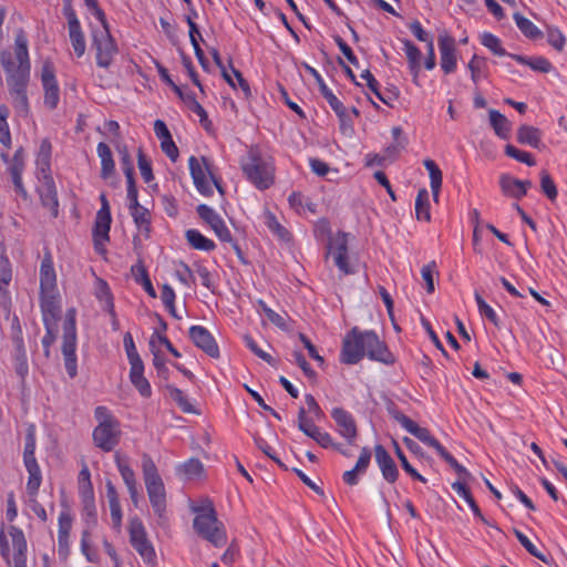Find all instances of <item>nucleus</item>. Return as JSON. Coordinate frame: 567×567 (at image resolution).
I'll list each match as a JSON object with an SVG mask.
<instances>
[{"label": "nucleus", "mask_w": 567, "mask_h": 567, "mask_svg": "<svg viewBox=\"0 0 567 567\" xmlns=\"http://www.w3.org/2000/svg\"><path fill=\"white\" fill-rule=\"evenodd\" d=\"M0 63L6 73L12 105L19 115L27 116L29 113L27 89L30 81L31 64L28 39L22 29H19L16 34L13 52L9 50L0 52Z\"/></svg>", "instance_id": "obj_1"}, {"label": "nucleus", "mask_w": 567, "mask_h": 567, "mask_svg": "<svg viewBox=\"0 0 567 567\" xmlns=\"http://www.w3.org/2000/svg\"><path fill=\"white\" fill-rule=\"evenodd\" d=\"M364 355L386 365L395 362L392 352L374 331H361L353 327L343 339L340 361L344 364H357Z\"/></svg>", "instance_id": "obj_2"}, {"label": "nucleus", "mask_w": 567, "mask_h": 567, "mask_svg": "<svg viewBox=\"0 0 567 567\" xmlns=\"http://www.w3.org/2000/svg\"><path fill=\"white\" fill-rule=\"evenodd\" d=\"M142 472L150 503L157 515V522L159 525H165L167 523L165 486L148 454L142 456Z\"/></svg>", "instance_id": "obj_3"}, {"label": "nucleus", "mask_w": 567, "mask_h": 567, "mask_svg": "<svg viewBox=\"0 0 567 567\" xmlns=\"http://www.w3.org/2000/svg\"><path fill=\"white\" fill-rule=\"evenodd\" d=\"M240 167L246 178L258 189H267L274 184V166L257 146H250L240 159Z\"/></svg>", "instance_id": "obj_4"}, {"label": "nucleus", "mask_w": 567, "mask_h": 567, "mask_svg": "<svg viewBox=\"0 0 567 567\" xmlns=\"http://www.w3.org/2000/svg\"><path fill=\"white\" fill-rule=\"evenodd\" d=\"M194 512L197 513L193 522L196 533L215 547L225 546L226 532L223 523L217 518L213 503L207 501L206 506L194 508Z\"/></svg>", "instance_id": "obj_5"}, {"label": "nucleus", "mask_w": 567, "mask_h": 567, "mask_svg": "<svg viewBox=\"0 0 567 567\" xmlns=\"http://www.w3.org/2000/svg\"><path fill=\"white\" fill-rule=\"evenodd\" d=\"M75 310L69 309L63 322L62 354L64 367L71 379L78 374Z\"/></svg>", "instance_id": "obj_6"}, {"label": "nucleus", "mask_w": 567, "mask_h": 567, "mask_svg": "<svg viewBox=\"0 0 567 567\" xmlns=\"http://www.w3.org/2000/svg\"><path fill=\"white\" fill-rule=\"evenodd\" d=\"M190 175L194 182L196 189L204 196L213 195V188L209 184L207 175L212 179L213 184L217 188V190L223 195L224 188L220 185L219 179L213 174L210 171L208 159L205 156L197 158L195 156H190L188 159Z\"/></svg>", "instance_id": "obj_7"}, {"label": "nucleus", "mask_w": 567, "mask_h": 567, "mask_svg": "<svg viewBox=\"0 0 567 567\" xmlns=\"http://www.w3.org/2000/svg\"><path fill=\"white\" fill-rule=\"evenodd\" d=\"M92 45L96 51L97 66L107 69L118 52L116 42L111 35L110 30L105 28L94 29L92 31Z\"/></svg>", "instance_id": "obj_8"}, {"label": "nucleus", "mask_w": 567, "mask_h": 567, "mask_svg": "<svg viewBox=\"0 0 567 567\" xmlns=\"http://www.w3.org/2000/svg\"><path fill=\"white\" fill-rule=\"evenodd\" d=\"M130 543L140 554L145 564L151 567L156 565V554L152 543L148 540L143 523L134 518L130 524Z\"/></svg>", "instance_id": "obj_9"}, {"label": "nucleus", "mask_w": 567, "mask_h": 567, "mask_svg": "<svg viewBox=\"0 0 567 567\" xmlns=\"http://www.w3.org/2000/svg\"><path fill=\"white\" fill-rule=\"evenodd\" d=\"M94 444L104 452H111L120 443V423L97 424L93 430Z\"/></svg>", "instance_id": "obj_10"}, {"label": "nucleus", "mask_w": 567, "mask_h": 567, "mask_svg": "<svg viewBox=\"0 0 567 567\" xmlns=\"http://www.w3.org/2000/svg\"><path fill=\"white\" fill-rule=\"evenodd\" d=\"M41 81L44 90V105L50 110L56 109L60 101V90L52 63L45 62L42 65Z\"/></svg>", "instance_id": "obj_11"}, {"label": "nucleus", "mask_w": 567, "mask_h": 567, "mask_svg": "<svg viewBox=\"0 0 567 567\" xmlns=\"http://www.w3.org/2000/svg\"><path fill=\"white\" fill-rule=\"evenodd\" d=\"M394 419L404 427L409 433L414 435L421 442L433 447L437 453L442 450L443 445L431 434L426 427L420 426L416 422L411 420L405 414L398 412L394 414Z\"/></svg>", "instance_id": "obj_12"}, {"label": "nucleus", "mask_w": 567, "mask_h": 567, "mask_svg": "<svg viewBox=\"0 0 567 567\" xmlns=\"http://www.w3.org/2000/svg\"><path fill=\"white\" fill-rule=\"evenodd\" d=\"M189 338L193 343L210 358H219V348L212 333L203 326H192Z\"/></svg>", "instance_id": "obj_13"}, {"label": "nucleus", "mask_w": 567, "mask_h": 567, "mask_svg": "<svg viewBox=\"0 0 567 567\" xmlns=\"http://www.w3.org/2000/svg\"><path fill=\"white\" fill-rule=\"evenodd\" d=\"M198 216L207 223L221 241H231V234L221 217L209 206L200 204L196 208Z\"/></svg>", "instance_id": "obj_14"}, {"label": "nucleus", "mask_w": 567, "mask_h": 567, "mask_svg": "<svg viewBox=\"0 0 567 567\" xmlns=\"http://www.w3.org/2000/svg\"><path fill=\"white\" fill-rule=\"evenodd\" d=\"M38 178L41 181L39 187L41 203L51 210L53 217H56L59 214V200L54 181L50 173L39 174Z\"/></svg>", "instance_id": "obj_15"}, {"label": "nucleus", "mask_w": 567, "mask_h": 567, "mask_svg": "<svg viewBox=\"0 0 567 567\" xmlns=\"http://www.w3.org/2000/svg\"><path fill=\"white\" fill-rule=\"evenodd\" d=\"M331 416L334 420L339 434L353 444L358 436V429L353 416L342 408H333Z\"/></svg>", "instance_id": "obj_16"}, {"label": "nucleus", "mask_w": 567, "mask_h": 567, "mask_svg": "<svg viewBox=\"0 0 567 567\" xmlns=\"http://www.w3.org/2000/svg\"><path fill=\"white\" fill-rule=\"evenodd\" d=\"M439 48L441 52V68L445 74H450L456 69V49H455V40L447 35L443 34L439 37Z\"/></svg>", "instance_id": "obj_17"}, {"label": "nucleus", "mask_w": 567, "mask_h": 567, "mask_svg": "<svg viewBox=\"0 0 567 567\" xmlns=\"http://www.w3.org/2000/svg\"><path fill=\"white\" fill-rule=\"evenodd\" d=\"M374 456L375 461L381 470L383 478L393 484L396 482L399 477V470L396 467L395 462L389 454V452L384 449L383 445L377 444L374 447Z\"/></svg>", "instance_id": "obj_18"}, {"label": "nucleus", "mask_w": 567, "mask_h": 567, "mask_svg": "<svg viewBox=\"0 0 567 567\" xmlns=\"http://www.w3.org/2000/svg\"><path fill=\"white\" fill-rule=\"evenodd\" d=\"M12 342L14 346V370L16 373L20 377L22 382L29 372L27 351L23 343L22 330L18 327V332L12 337Z\"/></svg>", "instance_id": "obj_19"}, {"label": "nucleus", "mask_w": 567, "mask_h": 567, "mask_svg": "<svg viewBox=\"0 0 567 567\" xmlns=\"http://www.w3.org/2000/svg\"><path fill=\"white\" fill-rule=\"evenodd\" d=\"M154 131L156 136L161 140V148L165 155L173 162H176L179 155L178 148L174 143L172 135L162 120H156L154 123Z\"/></svg>", "instance_id": "obj_20"}, {"label": "nucleus", "mask_w": 567, "mask_h": 567, "mask_svg": "<svg viewBox=\"0 0 567 567\" xmlns=\"http://www.w3.org/2000/svg\"><path fill=\"white\" fill-rule=\"evenodd\" d=\"M41 311L44 326H56L60 316V306L54 296L44 295L41 298Z\"/></svg>", "instance_id": "obj_21"}, {"label": "nucleus", "mask_w": 567, "mask_h": 567, "mask_svg": "<svg viewBox=\"0 0 567 567\" xmlns=\"http://www.w3.org/2000/svg\"><path fill=\"white\" fill-rule=\"evenodd\" d=\"M97 155L101 158V178L109 179L115 171L112 151L107 144L101 142L97 144Z\"/></svg>", "instance_id": "obj_22"}, {"label": "nucleus", "mask_w": 567, "mask_h": 567, "mask_svg": "<svg viewBox=\"0 0 567 567\" xmlns=\"http://www.w3.org/2000/svg\"><path fill=\"white\" fill-rule=\"evenodd\" d=\"M24 466L29 473V478L27 482V492L30 497H35L42 483L40 466L37 460L24 462Z\"/></svg>", "instance_id": "obj_23"}, {"label": "nucleus", "mask_w": 567, "mask_h": 567, "mask_svg": "<svg viewBox=\"0 0 567 567\" xmlns=\"http://www.w3.org/2000/svg\"><path fill=\"white\" fill-rule=\"evenodd\" d=\"M517 141L520 144L539 150L542 147V132L535 126L522 125L517 131Z\"/></svg>", "instance_id": "obj_24"}, {"label": "nucleus", "mask_w": 567, "mask_h": 567, "mask_svg": "<svg viewBox=\"0 0 567 567\" xmlns=\"http://www.w3.org/2000/svg\"><path fill=\"white\" fill-rule=\"evenodd\" d=\"M111 221V212H106V207L104 209H99L93 229L95 241H97L99 238H102L103 240H109Z\"/></svg>", "instance_id": "obj_25"}, {"label": "nucleus", "mask_w": 567, "mask_h": 567, "mask_svg": "<svg viewBox=\"0 0 567 567\" xmlns=\"http://www.w3.org/2000/svg\"><path fill=\"white\" fill-rule=\"evenodd\" d=\"M303 66L306 69V71L312 75L319 86V90H320V93L322 94V96L326 99V101L328 102V104L330 105L331 109H340V105L338 104V102L340 101L332 92L331 90L327 86V84L324 83L322 76L320 75V73L312 66H310L309 64L307 63H303Z\"/></svg>", "instance_id": "obj_26"}, {"label": "nucleus", "mask_w": 567, "mask_h": 567, "mask_svg": "<svg viewBox=\"0 0 567 567\" xmlns=\"http://www.w3.org/2000/svg\"><path fill=\"white\" fill-rule=\"evenodd\" d=\"M55 286V272L50 258H44L40 269V288L42 293L51 291Z\"/></svg>", "instance_id": "obj_27"}, {"label": "nucleus", "mask_w": 567, "mask_h": 567, "mask_svg": "<svg viewBox=\"0 0 567 567\" xmlns=\"http://www.w3.org/2000/svg\"><path fill=\"white\" fill-rule=\"evenodd\" d=\"M131 272L135 281L143 286L147 295L152 298H156V291L152 285L147 270L145 266L142 264V261H138L136 265H133L131 267Z\"/></svg>", "instance_id": "obj_28"}, {"label": "nucleus", "mask_w": 567, "mask_h": 567, "mask_svg": "<svg viewBox=\"0 0 567 567\" xmlns=\"http://www.w3.org/2000/svg\"><path fill=\"white\" fill-rule=\"evenodd\" d=\"M512 185L517 186L515 198L520 199L522 197H524L527 194L528 188H530L533 184L528 179L520 181V179L514 178L507 174H503L499 177V186H501L502 190H509Z\"/></svg>", "instance_id": "obj_29"}, {"label": "nucleus", "mask_w": 567, "mask_h": 567, "mask_svg": "<svg viewBox=\"0 0 567 567\" xmlns=\"http://www.w3.org/2000/svg\"><path fill=\"white\" fill-rule=\"evenodd\" d=\"M185 237L188 244L197 250L212 251L215 249L216 245L213 240L208 239L204 235H202L196 229H188L185 233Z\"/></svg>", "instance_id": "obj_30"}, {"label": "nucleus", "mask_w": 567, "mask_h": 567, "mask_svg": "<svg viewBox=\"0 0 567 567\" xmlns=\"http://www.w3.org/2000/svg\"><path fill=\"white\" fill-rule=\"evenodd\" d=\"M488 114L495 134L502 138H507L511 132V122L496 110H491Z\"/></svg>", "instance_id": "obj_31"}, {"label": "nucleus", "mask_w": 567, "mask_h": 567, "mask_svg": "<svg viewBox=\"0 0 567 567\" xmlns=\"http://www.w3.org/2000/svg\"><path fill=\"white\" fill-rule=\"evenodd\" d=\"M452 488L461 496L463 497L466 503L470 505L473 514L478 517L482 522L487 524L486 518L483 516L480 507L477 506L474 497L472 496L470 489L466 487L465 483L462 481H456L452 484Z\"/></svg>", "instance_id": "obj_32"}, {"label": "nucleus", "mask_w": 567, "mask_h": 567, "mask_svg": "<svg viewBox=\"0 0 567 567\" xmlns=\"http://www.w3.org/2000/svg\"><path fill=\"white\" fill-rule=\"evenodd\" d=\"M424 166L429 171L430 181H431V189L433 194V199L439 202L440 190L442 186V172L439 166L432 159H425Z\"/></svg>", "instance_id": "obj_33"}, {"label": "nucleus", "mask_w": 567, "mask_h": 567, "mask_svg": "<svg viewBox=\"0 0 567 567\" xmlns=\"http://www.w3.org/2000/svg\"><path fill=\"white\" fill-rule=\"evenodd\" d=\"M517 28L528 39H539L543 37V32L527 18L522 16L519 12H515L513 16Z\"/></svg>", "instance_id": "obj_34"}, {"label": "nucleus", "mask_w": 567, "mask_h": 567, "mask_svg": "<svg viewBox=\"0 0 567 567\" xmlns=\"http://www.w3.org/2000/svg\"><path fill=\"white\" fill-rule=\"evenodd\" d=\"M415 216L417 220L430 221L431 219L429 192L425 188L417 192L415 199Z\"/></svg>", "instance_id": "obj_35"}, {"label": "nucleus", "mask_w": 567, "mask_h": 567, "mask_svg": "<svg viewBox=\"0 0 567 567\" xmlns=\"http://www.w3.org/2000/svg\"><path fill=\"white\" fill-rule=\"evenodd\" d=\"M51 143L43 140L37 158L38 174L50 173Z\"/></svg>", "instance_id": "obj_36"}, {"label": "nucleus", "mask_w": 567, "mask_h": 567, "mask_svg": "<svg viewBox=\"0 0 567 567\" xmlns=\"http://www.w3.org/2000/svg\"><path fill=\"white\" fill-rule=\"evenodd\" d=\"M69 37L75 54L81 58L85 53V38L81 25L69 28Z\"/></svg>", "instance_id": "obj_37"}, {"label": "nucleus", "mask_w": 567, "mask_h": 567, "mask_svg": "<svg viewBox=\"0 0 567 567\" xmlns=\"http://www.w3.org/2000/svg\"><path fill=\"white\" fill-rule=\"evenodd\" d=\"M333 254L348 255V235L346 233H338L336 237L330 238L328 244L327 256Z\"/></svg>", "instance_id": "obj_38"}, {"label": "nucleus", "mask_w": 567, "mask_h": 567, "mask_svg": "<svg viewBox=\"0 0 567 567\" xmlns=\"http://www.w3.org/2000/svg\"><path fill=\"white\" fill-rule=\"evenodd\" d=\"M516 538L520 543V545L534 557L542 560L545 564H549L548 556L543 554L537 549V547L528 539L527 536H525L519 529L514 528L513 529Z\"/></svg>", "instance_id": "obj_39"}, {"label": "nucleus", "mask_w": 567, "mask_h": 567, "mask_svg": "<svg viewBox=\"0 0 567 567\" xmlns=\"http://www.w3.org/2000/svg\"><path fill=\"white\" fill-rule=\"evenodd\" d=\"M131 215L134 219L135 225L143 230L150 231L151 214L150 210L142 205L136 208H130Z\"/></svg>", "instance_id": "obj_40"}, {"label": "nucleus", "mask_w": 567, "mask_h": 567, "mask_svg": "<svg viewBox=\"0 0 567 567\" xmlns=\"http://www.w3.org/2000/svg\"><path fill=\"white\" fill-rule=\"evenodd\" d=\"M115 461H116L117 468L121 473V476H122L126 487L127 488L136 487L137 482H136L135 473L131 468V466L127 463H125L117 453L115 454Z\"/></svg>", "instance_id": "obj_41"}, {"label": "nucleus", "mask_w": 567, "mask_h": 567, "mask_svg": "<svg viewBox=\"0 0 567 567\" xmlns=\"http://www.w3.org/2000/svg\"><path fill=\"white\" fill-rule=\"evenodd\" d=\"M167 391L169 393V396L177 403V405L182 409L185 413H196V410L190 404L188 399L185 396L183 391L174 385H167Z\"/></svg>", "instance_id": "obj_42"}, {"label": "nucleus", "mask_w": 567, "mask_h": 567, "mask_svg": "<svg viewBox=\"0 0 567 567\" xmlns=\"http://www.w3.org/2000/svg\"><path fill=\"white\" fill-rule=\"evenodd\" d=\"M9 116V110L6 105H0V143L9 148L11 146V135L7 117Z\"/></svg>", "instance_id": "obj_43"}, {"label": "nucleus", "mask_w": 567, "mask_h": 567, "mask_svg": "<svg viewBox=\"0 0 567 567\" xmlns=\"http://www.w3.org/2000/svg\"><path fill=\"white\" fill-rule=\"evenodd\" d=\"M9 534L12 539V546H13V550H14L13 555H25L27 540H25L23 532L16 526H11Z\"/></svg>", "instance_id": "obj_44"}, {"label": "nucleus", "mask_w": 567, "mask_h": 567, "mask_svg": "<svg viewBox=\"0 0 567 567\" xmlns=\"http://www.w3.org/2000/svg\"><path fill=\"white\" fill-rule=\"evenodd\" d=\"M12 279V270L9 258L6 255L4 249L0 255V291L4 290L6 287Z\"/></svg>", "instance_id": "obj_45"}, {"label": "nucleus", "mask_w": 567, "mask_h": 567, "mask_svg": "<svg viewBox=\"0 0 567 567\" xmlns=\"http://www.w3.org/2000/svg\"><path fill=\"white\" fill-rule=\"evenodd\" d=\"M395 454L401 463L402 468L414 480L421 483H426V478L422 476L408 461L406 456L400 449L399 444L394 442Z\"/></svg>", "instance_id": "obj_46"}, {"label": "nucleus", "mask_w": 567, "mask_h": 567, "mask_svg": "<svg viewBox=\"0 0 567 567\" xmlns=\"http://www.w3.org/2000/svg\"><path fill=\"white\" fill-rule=\"evenodd\" d=\"M83 519L86 525V529H92L97 525V513L95 507V501H87L82 503Z\"/></svg>", "instance_id": "obj_47"}, {"label": "nucleus", "mask_w": 567, "mask_h": 567, "mask_svg": "<svg viewBox=\"0 0 567 567\" xmlns=\"http://www.w3.org/2000/svg\"><path fill=\"white\" fill-rule=\"evenodd\" d=\"M540 188L549 200L554 202L557 198V187L547 171L540 172Z\"/></svg>", "instance_id": "obj_48"}, {"label": "nucleus", "mask_w": 567, "mask_h": 567, "mask_svg": "<svg viewBox=\"0 0 567 567\" xmlns=\"http://www.w3.org/2000/svg\"><path fill=\"white\" fill-rule=\"evenodd\" d=\"M475 300L478 307V311L482 316L486 317L495 327H499V320L493 308L486 303L482 296L476 291Z\"/></svg>", "instance_id": "obj_49"}, {"label": "nucleus", "mask_w": 567, "mask_h": 567, "mask_svg": "<svg viewBox=\"0 0 567 567\" xmlns=\"http://www.w3.org/2000/svg\"><path fill=\"white\" fill-rule=\"evenodd\" d=\"M505 154L520 163L528 165V166H534L536 164L532 154L520 151L512 144L506 145Z\"/></svg>", "instance_id": "obj_50"}, {"label": "nucleus", "mask_w": 567, "mask_h": 567, "mask_svg": "<svg viewBox=\"0 0 567 567\" xmlns=\"http://www.w3.org/2000/svg\"><path fill=\"white\" fill-rule=\"evenodd\" d=\"M439 455L458 474V476L462 480L465 481L467 477L471 476L468 471L463 465H461L455 460V457L445 450L444 446L442 447L441 451H439Z\"/></svg>", "instance_id": "obj_51"}, {"label": "nucleus", "mask_w": 567, "mask_h": 567, "mask_svg": "<svg viewBox=\"0 0 567 567\" xmlns=\"http://www.w3.org/2000/svg\"><path fill=\"white\" fill-rule=\"evenodd\" d=\"M338 104L340 105V109L338 107L332 110L339 117L340 130L343 134L351 133L353 131L352 117L341 101H339Z\"/></svg>", "instance_id": "obj_52"}, {"label": "nucleus", "mask_w": 567, "mask_h": 567, "mask_svg": "<svg viewBox=\"0 0 567 567\" xmlns=\"http://www.w3.org/2000/svg\"><path fill=\"white\" fill-rule=\"evenodd\" d=\"M137 165L144 182L150 183L151 181H153L154 175L152 171L151 161L143 153L142 148H138L137 151Z\"/></svg>", "instance_id": "obj_53"}, {"label": "nucleus", "mask_w": 567, "mask_h": 567, "mask_svg": "<svg viewBox=\"0 0 567 567\" xmlns=\"http://www.w3.org/2000/svg\"><path fill=\"white\" fill-rule=\"evenodd\" d=\"M482 44L496 55L503 56L507 54V52L502 48L499 39L489 32L482 34Z\"/></svg>", "instance_id": "obj_54"}, {"label": "nucleus", "mask_w": 567, "mask_h": 567, "mask_svg": "<svg viewBox=\"0 0 567 567\" xmlns=\"http://www.w3.org/2000/svg\"><path fill=\"white\" fill-rule=\"evenodd\" d=\"M547 41L557 51H561L565 47L566 39L557 28L548 27L547 28Z\"/></svg>", "instance_id": "obj_55"}, {"label": "nucleus", "mask_w": 567, "mask_h": 567, "mask_svg": "<svg viewBox=\"0 0 567 567\" xmlns=\"http://www.w3.org/2000/svg\"><path fill=\"white\" fill-rule=\"evenodd\" d=\"M244 340L246 342V346L250 349L251 352H254L258 358L266 361L267 363L275 365L274 358L265 352L262 349H260L257 344V342L248 334L244 337Z\"/></svg>", "instance_id": "obj_56"}, {"label": "nucleus", "mask_w": 567, "mask_h": 567, "mask_svg": "<svg viewBox=\"0 0 567 567\" xmlns=\"http://www.w3.org/2000/svg\"><path fill=\"white\" fill-rule=\"evenodd\" d=\"M203 470V463L198 458H190L182 465L183 473L189 478L199 476Z\"/></svg>", "instance_id": "obj_57"}, {"label": "nucleus", "mask_w": 567, "mask_h": 567, "mask_svg": "<svg viewBox=\"0 0 567 567\" xmlns=\"http://www.w3.org/2000/svg\"><path fill=\"white\" fill-rule=\"evenodd\" d=\"M484 68H485V60L483 58H480L476 54L473 55L472 60L468 63V69L471 71V78L474 83L478 82Z\"/></svg>", "instance_id": "obj_58"}, {"label": "nucleus", "mask_w": 567, "mask_h": 567, "mask_svg": "<svg viewBox=\"0 0 567 567\" xmlns=\"http://www.w3.org/2000/svg\"><path fill=\"white\" fill-rule=\"evenodd\" d=\"M308 436L316 441L323 449H329L333 445L331 435L327 432H321L318 426L317 429H312V432L308 433Z\"/></svg>", "instance_id": "obj_59"}, {"label": "nucleus", "mask_w": 567, "mask_h": 567, "mask_svg": "<svg viewBox=\"0 0 567 567\" xmlns=\"http://www.w3.org/2000/svg\"><path fill=\"white\" fill-rule=\"evenodd\" d=\"M266 224L268 226V228L274 233L276 234L279 238L281 239H287L288 236H289V233L288 230L280 225V223L277 220V218L275 217V215L272 214H268L266 216Z\"/></svg>", "instance_id": "obj_60"}, {"label": "nucleus", "mask_w": 567, "mask_h": 567, "mask_svg": "<svg viewBox=\"0 0 567 567\" xmlns=\"http://www.w3.org/2000/svg\"><path fill=\"white\" fill-rule=\"evenodd\" d=\"M404 51L408 58V63H420L422 53L419 48L410 40H403Z\"/></svg>", "instance_id": "obj_61"}, {"label": "nucleus", "mask_w": 567, "mask_h": 567, "mask_svg": "<svg viewBox=\"0 0 567 567\" xmlns=\"http://www.w3.org/2000/svg\"><path fill=\"white\" fill-rule=\"evenodd\" d=\"M527 65L532 70L542 72V73H548L553 69L551 63L543 56L529 58Z\"/></svg>", "instance_id": "obj_62"}, {"label": "nucleus", "mask_w": 567, "mask_h": 567, "mask_svg": "<svg viewBox=\"0 0 567 567\" xmlns=\"http://www.w3.org/2000/svg\"><path fill=\"white\" fill-rule=\"evenodd\" d=\"M120 155H121L122 168H123L126 179H133L134 178V166L132 163L131 155H130L128 151L126 150V147H124L123 150L120 151Z\"/></svg>", "instance_id": "obj_63"}, {"label": "nucleus", "mask_w": 567, "mask_h": 567, "mask_svg": "<svg viewBox=\"0 0 567 567\" xmlns=\"http://www.w3.org/2000/svg\"><path fill=\"white\" fill-rule=\"evenodd\" d=\"M131 383L135 386L138 393L144 398H150L152 394V388L147 379L142 375L138 378L130 379Z\"/></svg>", "instance_id": "obj_64"}]
</instances>
